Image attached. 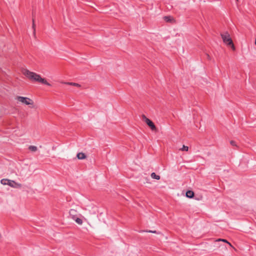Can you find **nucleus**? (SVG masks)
I'll list each match as a JSON object with an SVG mask.
<instances>
[{
	"label": "nucleus",
	"mask_w": 256,
	"mask_h": 256,
	"mask_svg": "<svg viewBox=\"0 0 256 256\" xmlns=\"http://www.w3.org/2000/svg\"><path fill=\"white\" fill-rule=\"evenodd\" d=\"M24 76H26V77H28L30 80L40 82L42 84L48 86H51V84L49 82H48L46 79L42 78L38 74H36L34 72H30L28 70H25L24 72Z\"/></svg>",
	"instance_id": "f257e3e1"
},
{
	"label": "nucleus",
	"mask_w": 256,
	"mask_h": 256,
	"mask_svg": "<svg viewBox=\"0 0 256 256\" xmlns=\"http://www.w3.org/2000/svg\"><path fill=\"white\" fill-rule=\"evenodd\" d=\"M220 36L222 39L223 42L227 46H230L233 50H235V46L232 40L229 33L228 32H225L224 33H221Z\"/></svg>",
	"instance_id": "f03ea898"
},
{
	"label": "nucleus",
	"mask_w": 256,
	"mask_h": 256,
	"mask_svg": "<svg viewBox=\"0 0 256 256\" xmlns=\"http://www.w3.org/2000/svg\"><path fill=\"white\" fill-rule=\"evenodd\" d=\"M0 182L3 185H8L14 188H21L22 186V185L20 184L17 183L15 182L14 180L8 179H2L0 180Z\"/></svg>",
	"instance_id": "7ed1b4c3"
},
{
	"label": "nucleus",
	"mask_w": 256,
	"mask_h": 256,
	"mask_svg": "<svg viewBox=\"0 0 256 256\" xmlns=\"http://www.w3.org/2000/svg\"><path fill=\"white\" fill-rule=\"evenodd\" d=\"M16 100L19 102H20L22 103L26 104V105L32 106H30L31 108H34V102L32 100L28 98L18 96L16 97Z\"/></svg>",
	"instance_id": "20e7f679"
},
{
	"label": "nucleus",
	"mask_w": 256,
	"mask_h": 256,
	"mask_svg": "<svg viewBox=\"0 0 256 256\" xmlns=\"http://www.w3.org/2000/svg\"><path fill=\"white\" fill-rule=\"evenodd\" d=\"M142 120L148 126L151 128L152 131H157V128L154 124V122L149 118H147L146 116L144 114H142Z\"/></svg>",
	"instance_id": "39448f33"
},
{
	"label": "nucleus",
	"mask_w": 256,
	"mask_h": 256,
	"mask_svg": "<svg viewBox=\"0 0 256 256\" xmlns=\"http://www.w3.org/2000/svg\"><path fill=\"white\" fill-rule=\"evenodd\" d=\"M69 214H70V216L72 217V218L73 220H75V218L76 217V215H77L76 210H74V209H71V210H70L69 212Z\"/></svg>",
	"instance_id": "423d86ee"
},
{
	"label": "nucleus",
	"mask_w": 256,
	"mask_h": 256,
	"mask_svg": "<svg viewBox=\"0 0 256 256\" xmlns=\"http://www.w3.org/2000/svg\"><path fill=\"white\" fill-rule=\"evenodd\" d=\"M194 194L193 191L188 190L186 192V196L187 198H192L194 196Z\"/></svg>",
	"instance_id": "0eeeda50"
},
{
	"label": "nucleus",
	"mask_w": 256,
	"mask_h": 256,
	"mask_svg": "<svg viewBox=\"0 0 256 256\" xmlns=\"http://www.w3.org/2000/svg\"><path fill=\"white\" fill-rule=\"evenodd\" d=\"M76 157L79 160H84L86 158V155L83 152H79L77 154Z\"/></svg>",
	"instance_id": "6e6552de"
},
{
	"label": "nucleus",
	"mask_w": 256,
	"mask_h": 256,
	"mask_svg": "<svg viewBox=\"0 0 256 256\" xmlns=\"http://www.w3.org/2000/svg\"><path fill=\"white\" fill-rule=\"evenodd\" d=\"M64 84H66L73 86H75L78 87V88H80L81 86L80 84H78V83H75V82H64Z\"/></svg>",
	"instance_id": "1a4fd4ad"
},
{
	"label": "nucleus",
	"mask_w": 256,
	"mask_h": 256,
	"mask_svg": "<svg viewBox=\"0 0 256 256\" xmlns=\"http://www.w3.org/2000/svg\"><path fill=\"white\" fill-rule=\"evenodd\" d=\"M164 18L166 22H172L174 20L173 18L171 16H165Z\"/></svg>",
	"instance_id": "9d476101"
},
{
	"label": "nucleus",
	"mask_w": 256,
	"mask_h": 256,
	"mask_svg": "<svg viewBox=\"0 0 256 256\" xmlns=\"http://www.w3.org/2000/svg\"><path fill=\"white\" fill-rule=\"evenodd\" d=\"M152 178L158 180L160 179V176L156 174L155 172H152L150 175Z\"/></svg>",
	"instance_id": "9b49d317"
},
{
	"label": "nucleus",
	"mask_w": 256,
	"mask_h": 256,
	"mask_svg": "<svg viewBox=\"0 0 256 256\" xmlns=\"http://www.w3.org/2000/svg\"><path fill=\"white\" fill-rule=\"evenodd\" d=\"M150 232V233H153V234H160V232H156V230H140V232Z\"/></svg>",
	"instance_id": "f8f14e48"
},
{
	"label": "nucleus",
	"mask_w": 256,
	"mask_h": 256,
	"mask_svg": "<svg viewBox=\"0 0 256 256\" xmlns=\"http://www.w3.org/2000/svg\"><path fill=\"white\" fill-rule=\"evenodd\" d=\"M29 150H30L32 152H36L38 150V148L36 146H30L28 147Z\"/></svg>",
	"instance_id": "ddd939ff"
},
{
	"label": "nucleus",
	"mask_w": 256,
	"mask_h": 256,
	"mask_svg": "<svg viewBox=\"0 0 256 256\" xmlns=\"http://www.w3.org/2000/svg\"><path fill=\"white\" fill-rule=\"evenodd\" d=\"M74 220L79 224H82V220L76 217Z\"/></svg>",
	"instance_id": "4468645a"
},
{
	"label": "nucleus",
	"mask_w": 256,
	"mask_h": 256,
	"mask_svg": "<svg viewBox=\"0 0 256 256\" xmlns=\"http://www.w3.org/2000/svg\"><path fill=\"white\" fill-rule=\"evenodd\" d=\"M32 28L33 29V34L34 36L36 35V25L34 24V19L32 18Z\"/></svg>",
	"instance_id": "2eb2a0df"
},
{
	"label": "nucleus",
	"mask_w": 256,
	"mask_h": 256,
	"mask_svg": "<svg viewBox=\"0 0 256 256\" xmlns=\"http://www.w3.org/2000/svg\"><path fill=\"white\" fill-rule=\"evenodd\" d=\"M217 241H222V242H226L228 243L230 246H232V244H230V243L229 242H228L225 239H222V238H219L217 240Z\"/></svg>",
	"instance_id": "dca6fc26"
},
{
	"label": "nucleus",
	"mask_w": 256,
	"mask_h": 256,
	"mask_svg": "<svg viewBox=\"0 0 256 256\" xmlns=\"http://www.w3.org/2000/svg\"><path fill=\"white\" fill-rule=\"evenodd\" d=\"M182 151H188V146H183L182 148L180 149Z\"/></svg>",
	"instance_id": "f3484780"
},
{
	"label": "nucleus",
	"mask_w": 256,
	"mask_h": 256,
	"mask_svg": "<svg viewBox=\"0 0 256 256\" xmlns=\"http://www.w3.org/2000/svg\"><path fill=\"white\" fill-rule=\"evenodd\" d=\"M230 144L232 146H237V145L236 144V142L234 140H230Z\"/></svg>",
	"instance_id": "a211bd4d"
},
{
	"label": "nucleus",
	"mask_w": 256,
	"mask_h": 256,
	"mask_svg": "<svg viewBox=\"0 0 256 256\" xmlns=\"http://www.w3.org/2000/svg\"><path fill=\"white\" fill-rule=\"evenodd\" d=\"M206 58H207L208 60H210V56H209V54H206Z\"/></svg>",
	"instance_id": "6ab92c4d"
},
{
	"label": "nucleus",
	"mask_w": 256,
	"mask_h": 256,
	"mask_svg": "<svg viewBox=\"0 0 256 256\" xmlns=\"http://www.w3.org/2000/svg\"><path fill=\"white\" fill-rule=\"evenodd\" d=\"M255 44L256 45V40H255Z\"/></svg>",
	"instance_id": "aec40b11"
},
{
	"label": "nucleus",
	"mask_w": 256,
	"mask_h": 256,
	"mask_svg": "<svg viewBox=\"0 0 256 256\" xmlns=\"http://www.w3.org/2000/svg\"><path fill=\"white\" fill-rule=\"evenodd\" d=\"M1 238V234H0V238Z\"/></svg>",
	"instance_id": "412c9836"
}]
</instances>
